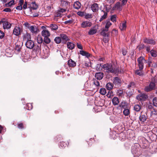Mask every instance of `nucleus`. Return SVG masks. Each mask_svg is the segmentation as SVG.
Instances as JSON below:
<instances>
[{"instance_id": "f704fd0d", "label": "nucleus", "mask_w": 157, "mask_h": 157, "mask_svg": "<svg viewBox=\"0 0 157 157\" xmlns=\"http://www.w3.org/2000/svg\"><path fill=\"white\" fill-rule=\"evenodd\" d=\"M113 85L110 82L107 83L106 85V87L107 90H110L113 88Z\"/></svg>"}, {"instance_id": "49530a36", "label": "nucleus", "mask_w": 157, "mask_h": 157, "mask_svg": "<svg viewBox=\"0 0 157 157\" xmlns=\"http://www.w3.org/2000/svg\"><path fill=\"white\" fill-rule=\"evenodd\" d=\"M93 17V16L91 14L85 13L84 17L86 19L91 18Z\"/></svg>"}, {"instance_id": "4d7b16f0", "label": "nucleus", "mask_w": 157, "mask_h": 157, "mask_svg": "<svg viewBox=\"0 0 157 157\" xmlns=\"http://www.w3.org/2000/svg\"><path fill=\"white\" fill-rule=\"evenodd\" d=\"M77 14L80 16H84L85 13L84 12L79 11L77 13Z\"/></svg>"}, {"instance_id": "4be33fe9", "label": "nucleus", "mask_w": 157, "mask_h": 157, "mask_svg": "<svg viewBox=\"0 0 157 157\" xmlns=\"http://www.w3.org/2000/svg\"><path fill=\"white\" fill-rule=\"evenodd\" d=\"M147 118V116L145 115L142 114L139 117L140 121L141 123L144 122Z\"/></svg>"}, {"instance_id": "7ed1b4c3", "label": "nucleus", "mask_w": 157, "mask_h": 157, "mask_svg": "<svg viewBox=\"0 0 157 157\" xmlns=\"http://www.w3.org/2000/svg\"><path fill=\"white\" fill-rule=\"evenodd\" d=\"M155 84L154 82H151L148 86L145 87L144 90L146 92H149L155 89Z\"/></svg>"}, {"instance_id": "dca6fc26", "label": "nucleus", "mask_w": 157, "mask_h": 157, "mask_svg": "<svg viewBox=\"0 0 157 157\" xmlns=\"http://www.w3.org/2000/svg\"><path fill=\"white\" fill-rule=\"evenodd\" d=\"M29 29L33 33H37L38 29L35 25H32L30 26Z\"/></svg>"}, {"instance_id": "412c9836", "label": "nucleus", "mask_w": 157, "mask_h": 157, "mask_svg": "<svg viewBox=\"0 0 157 157\" xmlns=\"http://www.w3.org/2000/svg\"><path fill=\"white\" fill-rule=\"evenodd\" d=\"M24 2L23 0H19L18 4V6L16 7V9L17 10H21L22 9V5Z\"/></svg>"}, {"instance_id": "774afa93", "label": "nucleus", "mask_w": 157, "mask_h": 157, "mask_svg": "<svg viewBox=\"0 0 157 157\" xmlns=\"http://www.w3.org/2000/svg\"><path fill=\"white\" fill-rule=\"evenodd\" d=\"M27 106L29 107L28 109L29 110H31L32 109V105L31 104L29 103L27 105Z\"/></svg>"}, {"instance_id": "b1692460", "label": "nucleus", "mask_w": 157, "mask_h": 157, "mask_svg": "<svg viewBox=\"0 0 157 157\" xmlns=\"http://www.w3.org/2000/svg\"><path fill=\"white\" fill-rule=\"evenodd\" d=\"M80 53L82 55L85 56L87 58L90 57V54L89 53L84 51L80 50Z\"/></svg>"}, {"instance_id": "8fccbe9b", "label": "nucleus", "mask_w": 157, "mask_h": 157, "mask_svg": "<svg viewBox=\"0 0 157 157\" xmlns=\"http://www.w3.org/2000/svg\"><path fill=\"white\" fill-rule=\"evenodd\" d=\"M153 103L155 106L157 107V97H155L153 98Z\"/></svg>"}, {"instance_id": "a19ab883", "label": "nucleus", "mask_w": 157, "mask_h": 157, "mask_svg": "<svg viewBox=\"0 0 157 157\" xmlns=\"http://www.w3.org/2000/svg\"><path fill=\"white\" fill-rule=\"evenodd\" d=\"M150 54L151 55L154 57H155L157 56V52L155 50H151L150 51Z\"/></svg>"}, {"instance_id": "a18cd8bd", "label": "nucleus", "mask_w": 157, "mask_h": 157, "mask_svg": "<svg viewBox=\"0 0 157 157\" xmlns=\"http://www.w3.org/2000/svg\"><path fill=\"white\" fill-rule=\"evenodd\" d=\"M99 92L101 94L105 95L106 93V89L104 88H101Z\"/></svg>"}, {"instance_id": "bb28decb", "label": "nucleus", "mask_w": 157, "mask_h": 157, "mask_svg": "<svg viewBox=\"0 0 157 157\" xmlns=\"http://www.w3.org/2000/svg\"><path fill=\"white\" fill-rule=\"evenodd\" d=\"M113 104L115 105H118L119 102V99L117 97H114L112 99Z\"/></svg>"}, {"instance_id": "72a5a7b5", "label": "nucleus", "mask_w": 157, "mask_h": 157, "mask_svg": "<svg viewBox=\"0 0 157 157\" xmlns=\"http://www.w3.org/2000/svg\"><path fill=\"white\" fill-rule=\"evenodd\" d=\"M120 107L123 109H125L127 108V103L125 101L122 102L120 104Z\"/></svg>"}, {"instance_id": "c03bdc74", "label": "nucleus", "mask_w": 157, "mask_h": 157, "mask_svg": "<svg viewBox=\"0 0 157 157\" xmlns=\"http://www.w3.org/2000/svg\"><path fill=\"white\" fill-rule=\"evenodd\" d=\"M44 41L45 43L48 44L51 42V40L48 37H44Z\"/></svg>"}, {"instance_id": "1a4fd4ad", "label": "nucleus", "mask_w": 157, "mask_h": 157, "mask_svg": "<svg viewBox=\"0 0 157 157\" xmlns=\"http://www.w3.org/2000/svg\"><path fill=\"white\" fill-rule=\"evenodd\" d=\"M122 5H121L120 2H118L116 3L114 6L113 7V10L120 11L122 10Z\"/></svg>"}, {"instance_id": "cd10ccee", "label": "nucleus", "mask_w": 157, "mask_h": 157, "mask_svg": "<svg viewBox=\"0 0 157 157\" xmlns=\"http://www.w3.org/2000/svg\"><path fill=\"white\" fill-rule=\"evenodd\" d=\"M121 82L122 81L121 80V79H114L113 81L115 85H117L118 86H120Z\"/></svg>"}, {"instance_id": "aec40b11", "label": "nucleus", "mask_w": 157, "mask_h": 157, "mask_svg": "<svg viewBox=\"0 0 157 157\" xmlns=\"http://www.w3.org/2000/svg\"><path fill=\"white\" fill-rule=\"evenodd\" d=\"M68 65L69 67H74L76 65V63L72 59H70L68 61Z\"/></svg>"}, {"instance_id": "423d86ee", "label": "nucleus", "mask_w": 157, "mask_h": 157, "mask_svg": "<svg viewBox=\"0 0 157 157\" xmlns=\"http://www.w3.org/2000/svg\"><path fill=\"white\" fill-rule=\"evenodd\" d=\"M26 47L30 49H32L34 46V43L31 40H28L25 43Z\"/></svg>"}, {"instance_id": "c756f323", "label": "nucleus", "mask_w": 157, "mask_h": 157, "mask_svg": "<svg viewBox=\"0 0 157 157\" xmlns=\"http://www.w3.org/2000/svg\"><path fill=\"white\" fill-rule=\"evenodd\" d=\"M109 29H103L102 31L101 32L100 34L101 35L104 36H106L107 35Z\"/></svg>"}, {"instance_id": "f8f14e48", "label": "nucleus", "mask_w": 157, "mask_h": 157, "mask_svg": "<svg viewBox=\"0 0 157 157\" xmlns=\"http://www.w3.org/2000/svg\"><path fill=\"white\" fill-rule=\"evenodd\" d=\"M21 31L22 30L20 27L16 26L13 30V33L15 35L18 36L20 34Z\"/></svg>"}, {"instance_id": "393cba45", "label": "nucleus", "mask_w": 157, "mask_h": 157, "mask_svg": "<svg viewBox=\"0 0 157 157\" xmlns=\"http://www.w3.org/2000/svg\"><path fill=\"white\" fill-rule=\"evenodd\" d=\"M97 32V30L95 27L91 28L89 31L88 34L90 35H93L95 34Z\"/></svg>"}, {"instance_id": "a211bd4d", "label": "nucleus", "mask_w": 157, "mask_h": 157, "mask_svg": "<svg viewBox=\"0 0 157 157\" xmlns=\"http://www.w3.org/2000/svg\"><path fill=\"white\" fill-rule=\"evenodd\" d=\"M126 21H124L120 24L119 28L121 30L123 31L126 29Z\"/></svg>"}, {"instance_id": "79ce46f5", "label": "nucleus", "mask_w": 157, "mask_h": 157, "mask_svg": "<svg viewBox=\"0 0 157 157\" xmlns=\"http://www.w3.org/2000/svg\"><path fill=\"white\" fill-rule=\"evenodd\" d=\"M40 47L41 44L37 45L34 48V50H35L37 53H40L41 50Z\"/></svg>"}, {"instance_id": "9b49d317", "label": "nucleus", "mask_w": 157, "mask_h": 157, "mask_svg": "<svg viewBox=\"0 0 157 157\" xmlns=\"http://www.w3.org/2000/svg\"><path fill=\"white\" fill-rule=\"evenodd\" d=\"M61 2L60 6L62 8L67 9L70 6L69 2L67 1L61 0Z\"/></svg>"}, {"instance_id": "f03ea898", "label": "nucleus", "mask_w": 157, "mask_h": 157, "mask_svg": "<svg viewBox=\"0 0 157 157\" xmlns=\"http://www.w3.org/2000/svg\"><path fill=\"white\" fill-rule=\"evenodd\" d=\"M146 62V60L142 56H140L138 59L137 62L139 69L140 70L143 69L144 63H145Z\"/></svg>"}, {"instance_id": "6e6d98bb", "label": "nucleus", "mask_w": 157, "mask_h": 157, "mask_svg": "<svg viewBox=\"0 0 157 157\" xmlns=\"http://www.w3.org/2000/svg\"><path fill=\"white\" fill-rule=\"evenodd\" d=\"M11 11H12V10H11V9L10 8H5L3 10V11L7 12H11Z\"/></svg>"}, {"instance_id": "338daca9", "label": "nucleus", "mask_w": 157, "mask_h": 157, "mask_svg": "<svg viewBox=\"0 0 157 157\" xmlns=\"http://www.w3.org/2000/svg\"><path fill=\"white\" fill-rule=\"evenodd\" d=\"M77 46L78 48L80 49H82V47L81 44H79L78 43H77Z\"/></svg>"}, {"instance_id": "9d476101", "label": "nucleus", "mask_w": 157, "mask_h": 157, "mask_svg": "<svg viewBox=\"0 0 157 157\" xmlns=\"http://www.w3.org/2000/svg\"><path fill=\"white\" fill-rule=\"evenodd\" d=\"M28 6H29V7L33 10L36 9L38 7V6L35 2H29L28 3Z\"/></svg>"}, {"instance_id": "69168bd1", "label": "nucleus", "mask_w": 157, "mask_h": 157, "mask_svg": "<svg viewBox=\"0 0 157 157\" xmlns=\"http://www.w3.org/2000/svg\"><path fill=\"white\" fill-rule=\"evenodd\" d=\"M61 15L62 14L60 12L58 11L57 12L55 16L56 17H61Z\"/></svg>"}, {"instance_id": "6ab92c4d", "label": "nucleus", "mask_w": 157, "mask_h": 157, "mask_svg": "<svg viewBox=\"0 0 157 157\" xmlns=\"http://www.w3.org/2000/svg\"><path fill=\"white\" fill-rule=\"evenodd\" d=\"M81 3L78 1L75 2L73 5L74 8L76 10L79 9L81 8Z\"/></svg>"}, {"instance_id": "13d9d810", "label": "nucleus", "mask_w": 157, "mask_h": 157, "mask_svg": "<svg viewBox=\"0 0 157 157\" xmlns=\"http://www.w3.org/2000/svg\"><path fill=\"white\" fill-rule=\"evenodd\" d=\"M141 70L140 69L139 70H136L135 71L136 74L140 76L142 74Z\"/></svg>"}, {"instance_id": "ea45409f", "label": "nucleus", "mask_w": 157, "mask_h": 157, "mask_svg": "<svg viewBox=\"0 0 157 157\" xmlns=\"http://www.w3.org/2000/svg\"><path fill=\"white\" fill-rule=\"evenodd\" d=\"M55 42L57 44H59L61 41V39L60 37H56L54 39Z\"/></svg>"}, {"instance_id": "f3484780", "label": "nucleus", "mask_w": 157, "mask_h": 157, "mask_svg": "<svg viewBox=\"0 0 157 157\" xmlns=\"http://www.w3.org/2000/svg\"><path fill=\"white\" fill-rule=\"evenodd\" d=\"M41 35L44 37H49L50 36V33L48 30L44 29L41 32Z\"/></svg>"}, {"instance_id": "473e14b6", "label": "nucleus", "mask_w": 157, "mask_h": 157, "mask_svg": "<svg viewBox=\"0 0 157 157\" xmlns=\"http://www.w3.org/2000/svg\"><path fill=\"white\" fill-rule=\"evenodd\" d=\"M50 27L52 30H56L58 28V26L56 24H51L50 25Z\"/></svg>"}, {"instance_id": "5701e85b", "label": "nucleus", "mask_w": 157, "mask_h": 157, "mask_svg": "<svg viewBox=\"0 0 157 157\" xmlns=\"http://www.w3.org/2000/svg\"><path fill=\"white\" fill-rule=\"evenodd\" d=\"M67 48L70 49L72 50L75 48V44L73 42H68L67 44Z\"/></svg>"}, {"instance_id": "0eeeda50", "label": "nucleus", "mask_w": 157, "mask_h": 157, "mask_svg": "<svg viewBox=\"0 0 157 157\" xmlns=\"http://www.w3.org/2000/svg\"><path fill=\"white\" fill-rule=\"evenodd\" d=\"M147 95L144 94H140L136 97L137 99L139 101H145L147 98Z\"/></svg>"}, {"instance_id": "6e6552de", "label": "nucleus", "mask_w": 157, "mask_h": 157, "mask_svg": "<svg viewBox=\"0 0 157 157\" xmlns=\"http://www.w3.org/2000/svg\"><path fill=\"white\" fill-rule=\"evenodd\" d=\"M91 9L93 12H97L99 10L98 5L97 3H94L91 6Z\"/></svg>"}, {"instance_id": "603ef678", "label": "nucleus", "mask_w": 157, "mask_h": 157, "mask_svg": "<svg viewBox=\"0 0 157 157\" xmlns=\"http://www.w3.org/2000/svg\"><path fill=\"white\" fill-rule=\"evenodd\" d=\"M21 48V47L20 45H18L17 44H16L15 48V50L18 52H19L20 51Z\"/></svg>"}, {"instance_id": "5fc2aeb1", "label": "nucleus", "mask_w": 157, "mask_h": 157, "mask_svg": "<svg viewBox=\"0 0 157 157\" xmlns=\"http://www.w3.org/2000/svg\"><path fill=\"white\" fill-rule=\"evenodd\" d=\"M115 1V0H106V2L108 4L111 5L113 4Z\"/></svg>"}, {"instance_id": "4468645a", "label": "nucleus", "mask_w": 157, "mask_h": 157, "mask_svg": "<svg viewBox=\"0 0 157 157\" xmlns=\"http://www.w3.org/2000/svg\"><path fill=\"white\" fill-rule=\"evenodd\" d=\"M144 42L145 43L154 45L155 44V41L152 39H147L146 38L144 39Z\"/></svg>"}, {"instance_id": "09e8293b", "label": "nucleus", "mask_w": 157, "mask_h": 157, "mask_svg": "<svg viewBox=\"0 0 157 157\" xmlns=\"http://www.w3.org/2000/svg\"><path fill=\"white\" fill-rule=\"evenodd\" d=\"M117 16L115 15H114L111 16V20L113 22H115L116 20Z\"/></svg>"}, {"instance_id": "58836bf2", "label": "nucleus", "mask_w": 157, "mask_h": 157, "mask_svg": "<svg viewBox=\"0 0 157 157\" xmlns=\"http://www.w3.org/2000/svg\"><path fill=\"white\" fill-rule=\"evenodd\" d=\"M141 109V106L140 105L136 104L135 105L134 109L136 112H139Z\"/></svg>"}, {"instance_id": "e2e57ef3", "label": "nucleus", "mask_w": 157, "mask_h": 157, "mask_svg": "<svg viewBox=\"0 0 157 157\" xmlns=\"http://www.w3.org/2000/svg\"><path fill=\"white\" fill-rule=\"evenodd\" d=\"M18 128L22 129L23 128V125L22 123H21L18 124Z\"/></svg>"}, {"instance_id": "2f4dec72", "label": "nucleus", "mask_w": 157, "mask_h": 157, "mask_svg": "<svg viewBox=\"0 0 157 157\" xmlns=\"http://www.w3.org/2000/svg\"><path fill=\"white\" fill-rule=\"evenodd\" d=\"M12 50L10 49L7 48L6 50V55L8 57H10L12 56V53L11 52Z\"/></svg>"}, {"instance_id": "c9c22d12", "label": "nucleus", "mask_w": 157, "mask_h": 157, "mask_svg": "<svg viewBox=\"0 0 157 157\" xmlns=\"http://www.w3.org/2000/svg\"><path fill=\"white\" fill-rule=\"evenodd\" d=\"M136 86V84L133 82H131L128 86V88L129 89L133 88Z\"/></svg>"}, {"instance_id": "052dcab7", "label": "nucleus", "mask_w": 157, "mask_h": 157, "mask_svg": "<svg viewBox=\"0 0 157 157\" xmlns=\"http://www.w3.org/2000/svg\"><path fill=\"white\" fill-rule=\"evenodd\" d=\"M4 33L2 31L0 30V38H2L4 36Z\"/></svg>"}, {"instance_id": "bf43d9fd", "label": "nucleus", "mask_w": 157, "mask_h": 157, "mask_svg": "<svg viewBox=\"0 0 157 157\" xmlns=\"http://www.w3.org/2000/svg\"><path fill=\"white\" fill-rule=\"evenodd\" d=\"M27 4L28 5V4L27 3V2L25 1L24 3H23V6L22 7V8L24 9H26L27 8Z\"/></svg>"}, {"instance_id": "a878e982", "label": "nucleus", "mask_w": 157, "mask_h": 157, "mask_svg": "<svg viewBox=\"0 0 157 157\" xmlns=\"http://www.w3.org/2000/svg\"><path fill=\"white\" fill-rule=\"evenodd\" d=\"M104 76V74L102 72H98L95 74L96 78H102Z\"/></svg>"}, {"instance_id": "7c9ffc66", "label": "nucleus", "mask_w": 157, "mask_h": 157, "mask_svg": "<svg viewBox=\"0 0 157 157\" xmlns=\"http://www.w3.org/2000/svg\"><path fill=\"white\" fill-rule=\"evenodd\" d=\"M36 41L39 44H41L43 41L42 37L40 35H38L36 37Z\"/></svg>"}, {"instance_id": "ddd939ff", "label": "nucleus", "mask_w": 157, "mask_h": 157, "mask_svg": "<svg viewBox=\"0 0 157 157\" xmlns=\"http://www.w3.org/2000/svg\"><path fill=\"white\" fill-rule=\"evenodd\" d=\"M60 36L62 40V42L64 44H65L66 42L69 40V38L65 34H60Z\"/></svg>"}, {"instance_id": "e433bc0d", "label": "nucleus", "mask_w": 157, "mask_h": 157, "mask_svg": "<svg viewBox=\"0 0 157 157\" xmlns=\"http://www.w3.org/2000/svg\"><path fill=\"white\" fill-rule=\"evenodd\" d=\"M112 25V23L109 20L106 21V24L105 26V29H109V28Z\"/></svg>"}, {"instance_id": "de8ad7c7", "label": "nucleus", "mask_w": 157, "mask_h": 157, "mask_svg": "<svg viewBox=\"0 0 157 157\" xmlns=\"http://www.w3.org/2000/svg\"><path fill=\"white\" fill-rule=\"evenodd\" d=\"M67 146L66 143L63 141H62L60 143V144H59V146L60 147H61L62 148H64L66 147Z\"/></svg>"}, {"instance_id": "0e129e2a", "label": "nucleus", "mask_w": 157, "mask_h": 157, "mask_svg": "<svg viewBox=\"0 0 157 157\" xmlns=\"http://www.w3.org/2000/svg\"><path fill=\"white\" fill-rule=\"evenodd\" d=\"M4 7H10L11 6L9 2H8L3 5Z\"/></svg>"}, {"instance_id": "2eb2a0df", "label": "nucleus", "mask_w": 157, "mask_h": 157, "mask_svg": "<svg viewBox=\"0 0 157 157\" xmlns=\"http://www.w3.org/2000/svg\"><path fill=\"white\" fill-rule=\"evenodd\" d=\"M11 24L7 21L3 22V27L4 29H9L11 28Z\"/></svg>"}, {"instance_id": "20e7f679", "label": "nucleus", "mask_w": 157, "mask_h": 157, "mask_svg": "<svg viewBox=\"0 0 157 157\" xmlns=\"http://www.w3.org/2000/svg\"><path fill=\"white\" fill-rule=\"evenodd\" d=\"M150 119L155 120L157 119V110L152 108L151 109Z\"/></svg>"}, {"instance_id": "864d4df0", "label": "nucleus", "mask_w": 157, "mask_h": 157, "mask_svg": "<svg viewBox=\"0 0 157 157\" xmlns=\"http://www.w3.org/2000/svg\"><path fill=\"white\" fill-rule=\"evenodd\" d=\"M66 10L67 9L66 8H60L58 10V11L60 12V13H63L64 12H65L66 11Z\"/></svg>"}, {"instance_id": "680f3d73", "label": "nucleus", "mask_w": 157, "mask_h": 157, "mask_svg": "<svg viewBox=\"0 0 157 157\" xmlns=\"http://www.w3.org/2000/svg\"><path fill=\"white\" fill-rule=\"evenodd\" d=\"M128 0H120L121 2V4L122 5H125L127 2Z\"/></svg>"}, {"instance_id": "39448f33", "label": "nucleus", "mask_w": 157, "mask_h": 157, "mask_svg": "<svg viewBox=\"0 0 157 157\" xmlns=\"http://www.w3.org/2000/svg\"><path fill=\"white\" fill-rule=\"evenodd\" d=\"M92 24L91 21H82L81 24V26L82 28H85L91 27Z\"/></svg>"}, {"instance_id": "f257e3e1", "label": "nucleus", "mask_w": 157, "mask_h": 157, "mask_svg": "<svg viewBox=\"0 0 157 157\" xmlns=\"http://www.w3.org/2000/svg\"><path fill=\"white\" fill-rule=\"evenodd\" d=\"M104 70L109 73L116 74L119 71L117 67L111 63H107L102 66Z\"/></svg>"}, {"instance_id": "c85d7f7f", "label": "nucleus", "mask_w": 157, "mask_h": 157, "mask_svg": "<svg viewBox=\"0 0 157 157\" xmlns=\"http://www.w3.org/2000/svg\"><path fill=\"white\" fill-rule=\"evenodd\" d=\"M101 79H94L93 80V83L96 86H100V80Z\"/></svg>"}, {"instance_id": "4c0bfd02", "label": "nucleus", "mask_w": 157, "mask_h": 157, "mask_svg": "<svg viewBox=\"0 0 157 157\" xmlns=\"http://www.w3.org/2000/svg\"><path fill=\"white\" fill-rule=\"evenodd\" d=\"M124 114L125 116H128L130 114V110L128 109H125L123 111Z\"/></svg>"}, {"instance_id": "3c124183", "label": "nucleus", "mask_w": 157, "mask_h": 157, "mask_svg": "<svg viewBox=\"0 0 157 157\" xmlns=\"http://www.w3.org/2000/svg\"><path fill=\"white\" fill-rule=\"evenodd\" d=\"M103 68L102 66H101V64H98L96 66V69L98 71H100Z\"/></svg>"}, {"instance_id": "37998d69", "label": "nucleus", "mask_w": 157, "mask_h": 157, "mask_svg": "<svg viewBox=\"0 0 157 157\" xmlns=\"http://www.w3.org/2000/svg\"><path fill=\"white\" fill-rule=\"evenodd\" d=\"M103 12L104 13V15L101 17V18L99 20V21L100 22L101 21L105 19L107 17V13L105 11H103Z\"/></svg>"}]
</instances>
